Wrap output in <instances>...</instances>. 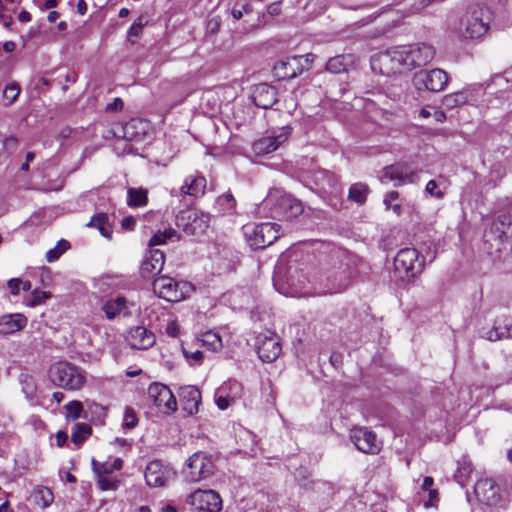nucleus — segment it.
<instances>
[{"label": "nucleus", "instance_id": "5", "mask_svg": "<svg viewBox=\"0 0 512 512\" xmlns=\"http://www.w3.org/2000/svg\"><path fill=\"white\" fill-rule=\"evenodd\" d=\"M280 226L276 223H259L245 225L244 235L248 245L253 249H264L279 237Z\"/></svg>", "mask_w": 512, "mask_h": 512}, {"label": "nucleus", "instance_id": "44", "mask_svg": "<svg viewBox=\"0 0 512 512\" xmlns=\"http://www.w3.org/2000/svg\"><path fill=\"white\" fill-rule=\"evenodd\" d=\"M65 409L67 410V418L72 420H76L81 416L83 411V405L80 401H71L65 405Z\"/></svg>", "mask_w": 512, "mask_h": 512}, {"label": "nucleus", "instance_id": "56", "mask_svg": "<svg viewBox=\"0 0 512 512\" xmlns=\"http://www.w3.org/2000/svg\"><path fill=\"white\" fill-rule=\"evenodd\" d=\"M123 108V101L121 98H115L112 102L106 106L107 111H118Z\"/></svg>", "mask_w": 512, "mask_h": 512}, {"label": "nucleus", "instance_id": "25", "mask_svg": "<svg viewBox=\"0 0 512 512\" xmlns=\"http://www.w3.org/2000/svg\"><path fill=\"white\" fill-rule=\"evenodd\" d=\"M179 401L185 412L189 415H194L199 411V406L201 404V392L193 385L180 387Z\"/></svg>", "mask_w": 512, "mask_h": 512}, {"label": "nucleus", "instance_id": "38", "mask_svg": "<svg viewBox=\"0 0 512 512\" xmlns=\"http://www.w3.org/2000/svg\"><path fill=\"white\" fill-rule=\"evenodd\" d=\"M176 235L177 233L173 228L158 231L149 240V246L151 249H153L152 247L165 244L168 240H171L172 238L176 237Z\"/></svg>", "mask_w": 512, "mask_h": 512}, {"label": "nucleus", "instance_id": "47", "mask_svg": "<svg viewBox=\"0 0 512 512\" xmlns=\"http://www.w3.org/2000/svg\"><path fill=\"white\" fill-rule=\"evenodd\" d=\"M138 423L136 412L131 407H126L124 412L123 427L133 429Z\"/></svg>", "mask_w": 512, "mask_h": 512}, {"label": "nucleus", "instance_id": "20", "mask_svg": "<svg viewBox=\"0 0 512 512\" xmlns=\"http://www.w3.org/2000/svg\"><path fill=\"white\" fill-rule=\"evenodd\" d=\"M474 491L477 498L486 505H496L501 499L500 488L493 479L478 480Z\"/></svg>", "mask_w": 512, "mask_h": 512}, {"label": "nucleus", "instance_id": "16", "mask_svg": "<svg viewBox=\"0 0 512 512\" xmlns=\"http://www.w3.org/2000/svg\"><path fill=\"white\" fill-rule=\"evenodd\" d=\"M144 476L149 487H163L174 478L175 472L161 461L154 460L147 464Z\"/></svg>", "mask_w": 512, "mask_h": 512}, {"label": "nucleus", "instance_id": "4", "mask_svg": "<svg viewBox=\"0 0 512 512\" xmlns=\"http://www.w3.org/2000/svg\"><path fill=\"white\" fill-rule=\"evenodd\" d=\"M153 291L166 301L179 302L189 297L194 291V287L189 282L175 281L169 276H160L153 281Z\"/></svg>", "mask_w": 512, "mask_h": 512}, {"label": "nucleus", "instance_id": "9", "mask_svg": "<svg viewBox=\"0 0 512 512\" xmlns=\"http://www.w3.org/2000/svg\"><path fill=\"white\" fill-rule=\"evenodd\" d=\"M146 123L140 120H131L122 127V138L114 144V149L118 154H130L133 149L127 142L142 141L146 135Z\"/></svg>", "mask_w": 512, "mask_h": 512}, {"label": "nucleus", "instance_id": "33", "mask_svg": "<svg viewBox=\"0 0 512 512\" xmlns=\"http://www.w3.org/2000/svg\"><path fill=\"white\" fill-rule=\"evenodd\" d=\"M125 308L126 299L124 297L109 299L102 306V310L105 313L106 318L110 320L118 316Z\"/></svg>", "mask_w": 512, "mask_h": 512}, {"label": "nucleus", "instance_id": "34", "mask_svg": "<svg viewBox=\"0 0 512 512\" xmlns=\"http://www.w3.org/2000/svg\"><path fill=\"white\" fill-rule=\"evenodd\" d=\"M122 466H123V461L121 458H115L113 461H106L103 463H100V462L96 461L95 459L92 460V467H93L94 472L97 475L111 474L114 471L120 470L122 468Z\"/></svg>", "mask_w": 512, "mask_h": 512}, {"label": "nucleus", "instance_id": "17", "mask_svg": "<svg viewBox=\"0 0 512 512\" xmlns=\"http://www.w3.org/2000/svg\"><path fill=\"white\" fill-rule=\"evenodd\" d=\"M350 438L356 448L363 453L377 454L381 450V443L376 435L365 428L352 429Z\"/></svg>", "mask_w": 512, "mask_h": 512}, {"label": "nucleus", "instance_id": "55", "mask_svg": "<svg viewBox=\"0 0 512 512\" xmlns=\"http://www.w3.org/2000/svg\"><path fill=\"white\" fill-rule=\"evenodd\" d=\"M433 478L432 477H425L422 484V489L424 491L429 492L430 499L433 498L434 494H436L435 490H431V486L433 485Z\"/></svg>", "mask_w": 512, "mask_h": 512}, {"label": "nucleus", "instance_id": "30", "mask_svg": "<svg viewBox=\"0 0 512 512\" xmlns=\"http://www.w3.org/2000/svg\"><path fill=\"white\" fill-rule=\"evenodd\" d=\"M196 346H204L212 352H219L223 348L221 336L213 331H207L201 334L200 338L195 339Z\"/></svg>", "mask_w": 512, "mask_h": 512}, {"label": "nucleus", "instance_id": "59", "mask_svg": "<svg viewBox=\"0 0 512 512\" xmlns=\"http://www.w3.org/2000/svg\"><path fill=\"white\" fill-rule=\"evenodd\" d=\"M504 338L512 339V319L508 320L503 327Z\"/></svg>", "mask_w": 512, "mask_h": 512}, {"label": "nucleus", "instance_id": "18", "mask_svg": "<svg viewBox=\"0 0 512 512\" xmlns=\"http://www.w3.org/2000/svg\"><path fill=\"white\" fill-rule=\"evenodd\" d=\"M242 395V385L236 380H229L215 392V403L221 410L227 409Z\"/></svg>", "mask_w": 512, "mask_h": 512}, {"label": "nucleus", "instance_id": "41", "mask_svg": "<svg viewBox=\"0 0 512 512\" xmlns=\"http://www.w3.org/2000/svg\"><path fill=\"white\" fill-rule=\"evenodd\" d=\"M466 102V97L462 92H455L451 94H447L443 97L442 103L448 108H455Z\"/></svg>", "mask_w": 512, "mask_h": 512}, {"label": "nucleus", "instance_id": "6", "mask_svg": "<svg viewBox=\"0 0 512 512\" xmlns=\"http://www.w3.org/2000/svg\"><path fill=\"white\" fill-rule=\"evenodd\" d=\"M424 268V260L420 259L415 248H403L394 258V269L403 280H410L419 275Z\"/></svg>", "mask_w": 512, "mask_h": 512}, {"label": "nucleus", "instance_id": "58", "mask_svg": "<svg viewBox=\"0 0 512 512\" xmlns=\"http://www.w3.org/2000/svg\"><path fill=\"white\" fill-rule=\"evenodd\" d=\"M219 27H220V22L218 19H211L208 21L207 28L209 29V31L211 33L214 34V33L218 32Z\"/></svg>", "mask_w": 512, "mask_h": 512}, {"label": "nucleus", "instance_id": "2", "mask_svg": "<svg viewBox=\"0 0 512 512\" xmlns=\"http://www.w3.org/2000/svg\"><path fill=\"white\" fill-rule=\"evenodd\" d=\"M491 20L492 12L489 7L480 3L472 4L460 20V33L466 38H480L487 33Z\"/></svg>", "mask_w": 512, "mask_h": 512}, {"label": "nucleus", "instance_id": "15", "mask_svg": "<svg viewBox=\"0 0 512 512\" xmlns=\"http://www.w3.org/2000/svg\"><path fill=\"white\" fill-rule=\"evenodd\" d=\"M418 180V172L405 164H393L382 170L381 182L392 181L398 187L406 183H415Z\"/></svg>", "mask_w": 512, "mask_h": 512}, {"label": "nucleus", "instance_id": "54", "mask_svg": "<svg viewBox=\"0 0 512 512\" xmlns=\"http://www.w3.org/2000/svg\"><path fill=\"white\" fill-rule=\"evenodd\" d=\"M398 198L399 193L397 191H390L389 193H387L383 200L386 209H390V205H392L393 201L397 200Z\"/></svg>", "mask_w": 512, "mask_h": 512}, {"label": "nucleus", "instance_id": "62", "mask_svg": "<svg viewBox=\"0 0 512 512\" xmlns=\"http://www.w3.org/2000/svg\"><path fill=\"white\" fill-rule=\"evenodd\" d=\"M56 247H58L59 251L63 254L65 251H67L70 248V244L68 241L62 239L57 242Z\"/></svg>", "mask_w": 512, "mask_h": 512}, {"label": "nucleus", "instance_id": "8", "mask_svg": "<svg viewBox=\"0 0 512 512\" xmlns=\"http://www.w3.org/2000/svg\"><path fill=\"white\" fill-rule=\"evenodd\" d=\"M213 470L214 464L211 458L198 452L190 456L183 473L187 482L195 483L210 476Z\"/></svg>", "mask_w": 512, "mask_h": 512}, {"label": "nucleus", "instance_id": "61", "mask_svg": "<svg viewBox=\"0 0 512 512\" xmlns=\"http://www.w3.org/2000/svg\"><path fill=\"white\" fill-rule=\"evenodd\" d=\"M267 11L272 16L279 15L281 12L279 3H272L268 6Z\"/></svg>", "mask_w": 512, "mask_h": 512}, {"label": "nucleus", "instance_id": "49", "mask_svg": "<svg viewBox=\"0 0 512 512\" xmlns=\"http://www.w3.org/2000/svg\"><path fill=\"white\" fill-rule=\"evenodd\" d=\"M425 192L430 196L441 199L444 196V193L439 189L438 184L435 180H430L426 184Z\"/></svg>", "mask_w": 512, "mask_h": 512}, {"label": "nucleus", "instance_id": "19", "mask_svg": "<svg viewBox=\"0 0 512 512\" xmlns=\"http://www.w3.org/2000/svg\"><path fill=\"white\" fill-rule=\"evenodd\" d=\"M290 135V128L282 127L277 134L259 138L253 143V151L258 155L274 152L278 147L287 141Z\"/></svg>", "mask_w": 512, "mask_h": 512}, {"label": "nucleus", "instance_id": "64", "mask_svg": "<svg viewBox=\"0 0 512 512\" xmlns=\"http://www.w3.org/2000/svg\"><path fill=\"white\" fill-rule=\"evenodd\" d=\"M18 19L22 23H27L31 20V15L28 11L23 10L19 13Z\"/></svg>", "mask_w": 512, "mask_h": 512}, {"label": "nucleus", "instance_id": "11", "mask_svg": "<svg viewBox=\"0 0 512 512\" xmlns=\"http://www.w3.org/2000/svg\"><path fill=\"white\" fill-rule=\"evenodd\" d=\"M148 396L156 408L163 414L169 415L176 411L177 401L168 386L152 383L148 387Z\"/></svg>", "mask_w": 512, "mask_h": 512}, {"label": "nucleus", "instance_id": "51", "mask_svg": "<svg viewBox=\"0 0 512 512\" xmlns=\"http://www.w3.org/2000/svg\"><path fill=\"white\" fill-rule=\"evenodd\" d=\"M22 280L19 278H12L8 281V287L13 295H17L20 291Z\"/></svg>", "mask_w": 512, "mask_h": 512}, {"label": "nucleus", "instance_id": "3", "mask_svg": "<svg viewBox=\"0 0 512 512\" xmlns=\"http://www.w3.org/2000/svg\"><path fill=\"white\" fill-rule=\"evenodd\" d=\"M49 376L55 385L71 391L80 390L86 382L85 372L66 361L53 364Z\"/></svg>", "mask_w": 512, "mask_h": 512}, {"label": "nucleus", "instance_id": "43", "mask_svg": "<svg viewBox=\"0 0 512 512\" xmlns=\"http://www.w3.org/2000/svg\"><path fill=\"white\" fill-rule=\"evenodd\" d=\"M20 87L16 83L8 84L3 91V99L6 106L12 105L18 98Z\"/></svg>", "mask_w": 512, "mask_h": 512}, {"label": "nucleus", "instance_id": "29", "mask_svg": "<svg viewBox=\"0 0 512 512\" xmlns=\"http://www.w3.org/2000/svg\"><path fill=\"white\" fill-rule=\"evenodd\" d=\"M357 64V57L354 54H342L330 58L326 63V70L330 73L339 74L346 72Z\"/></svg>", "mask_w": 512, "mask_h": 512}, {"label": "nucleus", "instance_id": "57", "mask_svg": "<svg viewBox=\"0 0 512 512\" xmlns=\"http://www.w3.org/2000/svg\"><path fill=\"white\" fill-rule=\"evenodd\" d=\"M141 31H142V24L134 23L128 31V36L129 37H137L140 35Z\"/></svg>", "mask_w": 512, "mask_h": 512}, {"label": "nucleus", "instance_id": "48", "mask_svg": "<svg viewBox=\"0 0 512 512\" xmlns=\"http://www.w3.org/2000/svg\"><path fill=\"white\" fill-rule=\"evenodd\" d=\"M49 297H50L49 293L44 292V291L35 290L32 293V297L29 300L28 305L31 307L37 306V305L43 303Z\"/></svg>", "mask_w": 512, "mask_h": 512}, {"label": "nucleus", "instance_id": "40", "mask_svg": "<svg viewBox=\"0 0 512 512\" xmlns=\"http://www.w3.org/2000/svg\"><path fill=\"white\" fill-rule=\"evenodd\" d=\"M472 472V466L470 463L468 462H458V467H457V470H456V473H455V478L457 480V482L461 485V486H464L469 477H470V474Z\"/></svg>", "mask_w": 512, "mask_h": 512}, {"label": "nucleus", "instance_id": "21", "mask_svg": "<svg viewBox=\"0 0 512 512\" xmlns=\"http://www.w3.org/2000/svg\"><path fill=\"white\" fill-rule=\"evenodd\" d=\"M302 203L288 194H280L276 197L274 214L285 218H295L302 214Z\"/></svg>", "mask_w": 512, "mask_h": 512}, {"label": "nucleus", "instance_id": "60", "mask_svg": "<svg viewBox=\"0 0 512 512\" xmlns=\"http://www.w3.org/2000/svg\"><path fill=\"white\" fill-rule=\"evenodd\" d=\"M135 220L132 217H126L122 220V227L127 230L133 229Z\"/></svg>", "mask_w": 512, "mask_h": 512}, {"label": "nucleus", "instance_id": "31", "mask_svg": "<svg viewBox=\"0 0 512 512\" xmlns=\"http://www.w3.org/2000/svg\"><path fill=\"white\" fill-rule=\"evenodd\" d=\"M201 346L195 345V340L189 342H182L181 350L183 356L191 366L200 365L203 362V353L199 349Z\"/></svg>", "mask_w": 512, "mask_h": 512}, {"label": "nucleus", "instance_id": "46", "mask_svg": "<svg viewBox=\"0 0 512 512\" xmlns=\"http://www.w3.org/2000/svg\"><path fill=\"white\" fill-rule=\"evenodd\" d=\"M98 485L103 491H115L119 486V481L116 479L108 478L105 474H100L98 475Z\"/></svg>", "mask_w": 512, "mask_h": 512}, {"label": "nucleus", "instance_id": "1", "mask_svg": "<svg viewBox=\"0 0 512 512\" xmlns=\"http://www.w3.org/2000/svg\"><path fill=\"white\" fill-rule=\"evenodd\" d=\"M434 56L435 49L433 46L426 43H416L391 48L377 55L374 62L379 63L382 74L389 75L397 72L401 67L412 70L426 66L434 59Z\"/></svg>", "mask_w": 512, "mask_h": 512}, {"label": "nucleus", "instance_id": "32", "mask_svg": "<svg viewBox=\"0 0 512 512\" xmlns=\"http://www.w3.org/2000/svg\"><path fill=\"white\" fill-rule=\"evenodd\" d=\"M87 226L97 228L102 236L108 239L111 238L112 225L110 221V216H108L106 213L101 212L95 214L91 218Z\"/></svg>", "mask_w": 512, "mask_h": 512}, {"label": "nucleus", "instance_id": "35", "mask_svg": "<svg viewBox=\"0 0 512 512\" xmlns=\"http://www.w3.org/2000/svg\"><path fill=\"white\" fill-rule=\"evenodd\" d=\"M127 204L130 207H142L147 204V190L143 188H129L127 191Z\"/></svg>", "mask_w": 512, "mask_h": 512}, {"label": "nucleus", "instance_id": "12", "mask_svg": "<svg viewBox=\"0 0 512 512\" xmlns=\"http://www.w3.org/2000/svg\"><path fill=\"white\" fill-rule=\"evenodd\" d=\"M449 81L447 73L439 68L430 71H421L414 75L413 84L416 89L422 87L431 92H440L445 89Z\"/></svg>", "mask_w": 512, "mask_h": 512}, {"label": "nucleus", "instance_id": "37", "mask_svg": "<svg viewBox=\"0 0 512 512\" xmlns=\"http://www.w3.org/2000/svg\"><path fill=\"white\" fill-rule=\"evenodd\" d=\"M369 188L363 183H355L349 189L348 198L358 204H363L366 201Z\"/></svg>", "mask_w": 512, "mask_h": 512}, {"label": "nucleus", "instance_id": "7", "mask_svg": "<svg viewBox=\"0 0 512 512\" xmlns=\"http://www.w3.org/2000/svg\"><path fill=\"white\" fill-rule=\"evenodd\" d=\"M511 225L512 217L509 214L499 215L492 223L490 229L484 234V242L489 254H498L502 251Z\"/></svg>", "mask_w": 512, "mask_h": 512}, {"label": "nucleus", "instance_id": "50", "mask_svg": "<svg viewBox=\"0 0 512 512\" xmlns=\"http://www.w3.org/2000/svg\"><path fill=\"white\" fill-rule=\"evenodd\" d=\"M485 338L489 341H497L504 338V332L499 331L498 328L493 327L485 334Z\"/></svg>", "mask_w": 512, "mask_h": 512}, {"label": "nucleus", "instance_id": "23", "mask_svg": "<svg viewBox=\"0 0 512 512\" xmlns=\"http://www.w3.org/2000/svg\"><path fill=\"white\" fill-rule=\"evenodd\" d=\"M165 263L164 253L159 249H150L140 266V273L143 278H150L163 269Z\"/></svg>", "mask_w": 512, "mask_h": 512}, {"label": "nucleus", "instance_id": "28", "mask_svg": "<svg viewBox=\"0 0 512 512\" xmlns=\"http://www.w3.org/2000/svg\"><path fill=\"white\" fill-rule=\"evenodd\" d=\"M206 186V178L199 173H195L185 178L181 186V192L193 197H200L204 195Z\"/></svg>", "mask_w": 512, "mask_h": 512}, {"label": "nucleus", "instance_id": "52", "mask_svg": "<svg viewBox=\"0 0 512 512\" xmlns=\"http://www.w3.org/2000/svg\"><path fill=\"white\" fill-rule=\"evenodd\" d=\"M61 255H62V253L59 251L58 247L55 246L54 248L47 251L46 260L49 263H52V262L57 261Z\"/></svg>", "mask_w": 512, "mask_h": 512}, {"label": "nucleus", "instance_id": "22", "mask_svg": "<svg viewBox=\"0 0 512 512\" xmlns=\"http://www.w3.org/2000/svg\"><path fill=\"white\" fill-rule=\"evenodd\" d=\"M303 56H293L277 62L273 68L274 75L280 80L292 79L300 75L304 68L302 66Z\"/></svg>", "mask_w": 512, "mask_h": 512}, {"label": "nucleus", "instance_id": "24", "mask_svg": "<svg viewBox=\"0 0 512 512\" xmlns=\"http://www.w3.org/2000/svg\"><path fill=\"white\" fill-rule=\"evenodd\" d=\"M126 342L133 349L145 350L154 345L155 335L143 326H136L127 332Z\"/></svg>", "mask_w": 512, "mask_h": 512}, {"label": "nucleus", "instance_id": "53", "mask_svg": "<svg viewBox=\"0 0 512 512\" xmlns=\"http://www.w3.org/2000/svg\"><path fill=\"white\" fill-rule=\"evenodd\" d=\"M180 327L176 321H171L167 324L166 333L171 337H177Z\"/></svg>", "mask_w": 512, "mask_h": 512}, {"label": "nucleus", "instance_id": "63", "mask_svg": "<svg viewBox=\"0 0 512 512\" xmlns=\"http://www.w3.org/2000/svg\"><path fill=\"white\" fill-rule=\"evenodd\" d=\"M67 438L68 436L65 432L59 431L56 435V441L58 446H62L66 442Z\"/></svg>", "mask_w": 512, "mask_h": 512}, {"label": "nucleus", "instance_id": "42", "mask_svg": "<svg viewBox=\"0 0 512 512\" xmlns=\"http://www.w3.org/2000/svg\"><path fill=\"white\" fill-rule=\"evenodd\" d=\"M217 204L222 208L223 212L230 213L236 207V200L230 192H227L217 198Z\"/></svg>", "mask_w": 512, "mask_h": 512}, {"label": "nucleus", "instance_id": "39", "mask_svg": "<svg viewBox=\"0 0 512 512\" xmlns=\"http://www.w3.org/2000/svg\"><path fill=\"white\" fill-rule=\"evenodd\" d=\"M36 503L41 507H48L53 502V493L47 487H39L34 492Z\"/></svg>", "mask_w": 512, "mask_h": 512}, {"label": "nucleus", "instance_id": "26", "mask_svg": "<svg viewBox=\"0 0 512 512\" xmlns=\"http://www.w3.org/2000/svg\"><path fill=\"white\" fill-rule=\"evenodd\" d=\"M252 99L257 107L268 109L277 102V90L266 83L255 86Z\"/></svg>", "mask_w": 512, "mask_h": 512}, {"label": "nucleus", "instance_id": "36", "mask_svg": "<svg viewBox=\"0 0 512 512\" xmlns=\"http://www.w3.org/2000/svg\"><path fill=\"white\" fill-rule=\"evenodd\" d=\"M91 427L85 423H76L71 433L72 442L79 447L91 434Z\"/></svg>", "mask_w": 512, "mask_h": 512}, {"label": "nucleus", "instance_id": "45", "mask_svg": "<svg viewBox=\"0 0 512 512\" xmlns=\"http://www.w3.org/2000/svg\"><path fill=\"white\" fill-rule=\"evenodd\" d=\"M308 281L310 283H312L315 291H314V295H322V294H326L328 292H330V289L327 288L324 283H323V276L322 275H317V274H313L309 279Z\"/></svg>", "mask_w": 512, "mask_h": 512}, {"label": "nucleus", "instance_id": "13", "mask_svg": "<svg viewBox=\"0 0 512 512\" xmlns=\"http://www.w3.org/2000/svg\"><path fill=\"white\" fill-rule=\"evenodd\" d=\"M279 337L271 332L260 333L256 338V350L259 358L266 363L275 361L281 353Z\"/></svg>", "mask_w": 512, "mask_h": 512}, {"label": "nucleus", "instance_id": "14", "mask_svg": "<svg viewBox=\"0 0 512 512\" xmlns=\"http://www.w3.org/2000/svg\"><path fill=\"white\" fill-rule=\"evenodd\" d=\"M210 223V215L202 211L187 210L182 211L177 216V225L182 226L189 234L204 232Z\"/></svg>", "mask_w": 512, "mask_h": 512}, {"label": "nucleus", "instance_id": "27", "mask_svg": "<svg viewBox=\"0 0 512 512\" xmlns=\"http://www.w3.org/2000/svg\"><path fill=\"white\" fill-rule=\"evenodd\" d=\"M27 318L21 313L0 316V335H10L22 330Z\"/></svg>", "mask_w": 512, "mask_h": 512}, {"label": "nucleus", "instance_id": "10", "mask_svg": "<svg viewBox=\"0 0 512 512\" xmlns=\"http://www.w3.org/2000/svg\"><path fill=\"white\" fill-rule=\"evenodd\" d=\"M187 503L196 512H220L222 499L214 490L198 489L187 497Z\"/></svg>", "mask_w": 512, "mask_h": 512}]
</instances>
